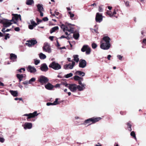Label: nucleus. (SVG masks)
<instances>
[{"mask_svg": "<svg viewBox=\"0 0 146 146\" xmlns=\"http://www.w3.org/2000/svg\"><path fill=\"white\" fill-rule=\"evenodd\" d=\"M17 78L19 79V82H21L23 78V74H17L16 75Z\"/></svg>", "mask_w": 146, "mask_h": 146, "instance_id": "obj_22", "label": "nucleus"}, {"mask_svg": "<svg viewBox=\"0 0 146 146\" xmlns=\"http://www.w3.org/2000/svg\"><path fill=\"white\" fill-rule=\"evenodd\" d=\"M100 48L104 50H107L110 48L111 46V44L104 42H100Z\"/></svg>", "mask_w": 146, "mask_h": 146, "instance_id": "obj_5", "label": "nucleus"}, {"mask_svg": "<svg viewBox=\"0 0 146 146\" xmlns=\"http://www.w3.org/2000/svg\"><path fill=\"white\" fill-rule=\"evenodd\" d=\"M86 64H79V66L80 68H84L85 67Z\"/></svg>", "mask_w": 146, "mask_h": 146, "instance_id": "obj_51", "label": "nucleus"}, {"mask_svg": "<svg viewBox=\"0 0 146 146\" xmlns=\"http://www.w3.org/2000/svg\"><path fill=\"white\" fill-rule=\"evenodd\" d=\"M69 84H68L66 82H62L61 83V85H64L66 87H68V85Z\"/></svg>", "mask_w": 146, "mask_h": 146, "instance_id": "obj_45", "label": "nucleus"}, {"mask_svg": "<svg viewBox=\"0 0 146 146\" xmlns=\"http://www.w3.org/2000/svg\"><path fill=\"white\" fill-rule=\"evenodd\" d=\"M9 92L14 97H17L18 96V92L17 91H13L12 90H10L9 91Z\"/></svg>", "mask_w": 146, "mask_h": 146, "instance_id": "obj_20", "label": "nucleus"}, {"mask_svg": "<svg viewBox=\"0 0 146 146\" xmlns=\"http://www.w3.org/2000/svg\"><path fill=\"white\" fill-rule=\"evenodd\" d=\"M88 47L89 46L88 45H84L81 48V50L82 52H84L86 51Z\"/></svg>", "mask_w": 146, "mask_h": 146, "instance_id": "obj_26", "label": "nucleus"}, {"mask_svg": "<svg viewBox=\"0 0 146 146\" xmlns=\"http://www.w3.org/2000/svg\"><path fill=\"white\" fill-rule=\"evenodd\" d=\"M131 122L130 121L127 123L128 130L130 131H131L132 130V129L131 128Z\"/></svg>", "mask_w": 146, "mask_h": 146, "instance_id": "obj_27", "label": "nucleus"}, {"mask_svg": "<svg viewBox=\"0 0 146 146\" xmlns=\"http://www.w3.org/2000/svg\"><path fill=\"white\" fill-rule=\"evenodd\" d=\"M58 98H56L55 99V101L53 103L48 102L46 103V105L48 106H49L50 105H55L58 104H60V102H58Z\"/></svg>", "mask_w": 146, "mask_h": 146, "instance_id": "obj_13", "label": "nucleus"}, {"mask_svg": "<svg viewBox=\"0 0 146 146\" xmlns=\"http://www.w3.org/2000/svg\"><path fill=\"white\" fill-rule=\"evenodd\" d=\"M130 135L133 138L135 139H136L135 134L134 131H131L130 133Z\"/></svg>", "mask_w": 146, "mask_h": 146, "instance_id": "obj_33", "label": "nucleus"}, {"mask_svg": "<svg viewBox=\"0 0 146 146\" xmlns=\"http://www.w3.org/2000/svg\"><path fill=\"white\" fill-rule=\"evenodd\" d=\"M49 67L52 68L55 70L59 69L61 68L60 64H49Z\"/></svg>", "mask_w": 146, "mask_h": 146, "instance_id": "obj_12", "label": "nucleus"}, {"mask_svg": "<svg viewBox=\"0 0 146 146\" xmlns=\"http://www.w3.org/2000/svg\"><path fill=\"white\" fill-rule=\"evenodd\" d=\"M97 45L95 43H93L92 44V48L94 49L96 48V47H97Z\"/></svg>", "mask_w": 146, "mask_h": 146, "instance_id": "obj_47", "label": "nucleus"}, {"mask_svg": "<svg viewBox=\"0 0 146 146\" xmlns=\"http://www.w3.org/2000/svg\"><path fill=\"white\" fill-rule=\"evenodd\" d=\"M22 70H23V71H25V69L24 68H21L20 69H19L18 71L20 72H22Z\"/></svg>", "mask_w": 146, "mask_h": 146, "instance_id": "obj_52", "label": "nucleus"}, {"mask_svg": "<svg viewBox=\"0 0 146 146\" xmlns=\"http://www.w3.org/2000/svg\"><path fill=\"white\" fill-rule=\"evenodd\" d=\"M40 68L42 71L43 72L47 71L48 70V68L46 64H42Z\"/></svg>", "mask_w": 146, "mask_h": 146, "instance_id": "obj_14", "label": "nucleus"}, {"mask_svg": "<svg viewBox=\"0 0 146 146\" xmlns=\"http://www.w3.org/2000/svg\"><path fill=\"white\" fill-rule=\"evenodd\" d=\"M5 140L2 137H0V142L2 143H3L4 142Z\"/></svg>", "mask_w": 146, "mask_h": 146, "instance_id": "obj_57", "label": "nucleus"}, {"mask_svg": "<svg viewBox=\"0 0 146 146\" xmlns=\"http://www.w3.org/2000/svg\"><path fill=\"white\" fill-rule=\"evenodd\" d=\"M117 58L120 60H122L123 58V56L120 55H117Z\"/></svg>", "mask_w": 146, "mask_h": 146, "instance_id": "obj_46", "label": "nucleus"}, {"mask_svg": "<svg viewBox=\"0 0 146 146\" xmlns=\"http://www.w3.org/2000/svg\"><path fill=\"white\" fill-rule=\"evenodd\" d=\"M71 25L70 24H68V26L70 28L69 29H67V31L68 32L70 33H73L74 31V28L71 27L70 25Z\"/></svg>", "mask_w": 146, "mask_h": 146, "instance_id": "obj_21", "label": "nucleus"}, {"mask_svg": "<svg viewBox=\"0 0 146 146\" xmlns=\"http://www.w3.org/2000/svg\"><path fill=\"white\" fill-rule=\"evenodd\" d=\"M75 64H65L64 66L65 69H72Z\"/></svg>", "mask_w": 146, "mask_h": 146, "instance_id": "obj_17", "label": "nucleus"}, {"mask_svg": "<svg viewBox=\"0 0 146 146\" xmlns=\"http://www.w3.org/2000/svg\"><path fill=\"white\" fill-rule=\"evenodd\" d=\"M5 19H3V20H0V23L3 24V25Z\"/></svg>", "mask_w": 146, "mask_h": 146, "instance_id": "obj_60", "label": "nucleus"}, {"mask_svg": "<svg viewBox=\"0 0 146 146\" xmlns=\"http://www.w3.org/2000/svg\"><path fill=\"white\" fill-rule=\"evenodd\" d=\"M61 85V84H57L55 85V87L56 88L59 87L60 85Z\"/></svg>", "mask_w": 146, "mask_h": 146, "instance_id": "obj_64", "label": "nucleus"}, {"mask_svg": "<svg viewBox=\"0 0 146 146\" xmlns=\"http://www.w3.org/2000/svg\"><path fill=\"white\" fill-rule=\"evenodd\" d=\"M12 20H8L6 19L3 25V27L5 28H7L9 27L12 24L11 23Z\"/></svg>", "mask_w": 146, "mask_h": 146, "instance_id": "obj_10", "label": "nucleus"}, {"mask_svg": "<svg viewBox=\"0 0 146 146\" xmlns=\"http://www.w3.org/2000/svg\"><path fill=\"white\" fill-rule=\"evenodd\" d=\"M106 14L111 17H113V15L112 14L111 12V11H108L106 12Z\"/></svg>", "mask_w": 146, "mask_h": 146, "instance_id": "obj_37", "label": "nucleus"}, {"mask_svg": "<svg viewBox=\"0 0 146 146\" xmlns=\"http://www.w3.org/2000/svg\"><path fill=\"white\" fill-rule=\"evenodd\" d=\"M68 87L70 90L72 92H75L77 89L79 91H81L85 88L83 85H82V86H81L80 85L77 86L75 84H69Z\"/></svg>", "mask_w": 146, "mask_h": 146, "instance_id": "obj_2", "label": "nucleus"}, {"mask_svg": "<svg viewBox=\"0 0 146 146\" xmlns=\"http://www.w3.org/2000/svg\"><path fill=\"white\" fill-rule=\"evenodd\" d=\"M60 27L63 29V31L65 32L66 26L64 24H62L61 25Z\"/></svg>", "mask_w": 146, "mask_h": 146, "instance_id": "obj_44", "label": "nucleus"}, {"mask_svg": "<svg viewBox=\"0 0 146 146\" xmlns=\"http://www.w3.org/2000/svg\"><path fill=\"white\" fill-rule=\"evenodd\" d=\"M38 115V114H37V111H35L33 113H26L24 114L23 115L27 117V120L28 121H29V119L34 117L35 116H37Z\"/></svg>", "mask_w": 146, "mask_h": 146, "instance_id": "obj_4", "label": "nucleus"}, {"mask_svg": "<svg viewBox=\"0 0 146 146\" xmlns=\"http://www.w3.org/2000/svg\"><path fill=\"white\" fill-rule=\"evenodd\" d=\"M111 39L108 36H105L103 37V40L101 41L100 42H104L105 43H108L109 44H110V41Z\"/></svg>", "mask_w": 146, "mask_h": 146, "instance_id": "obj_11", "label": "nucleus"}, {"mask_svg": "<svg viewBox=\"0 0 146 146\" xmlns=\"http://www.w3.org/2000/svg\"><path fill=\"white\" fill-rule=\"evenodd\" d=\"M78 56V55H75L73 56L74 60L76 63H78L79 61Z\"/></svg>", "mask_w": 146, "mask_h": 146, "instance_id": "obj_24", "label": "nucleus"}, {"mask_svg": "<svg viewBox=\"0 0 146 146\" xmlns=\"http://www.w3.org/2000/svg\"><path fill=\"white\" fill-rule=\"evenodd\" d=\"M142 43H143L146 46V39H143Z\"/></svg>", "mask_w": 146, "mask_h": 146, "instance_id": "obj_54", "label": "nucleus"}, {"mask_svg": "<svg viewBox=\"0 0 146 146\" xmlns=\"http://www.w3.org/2000/svg\"><path fill=\"white\" fill-rule=\"evenodd\" d=\"M120 113V114L122 115H125L126 114V112L125 111H121Z\"/></svg>", "mask_w": 146, "mask_h": 146, "instance_id": "obj_53", "label": "nucleus"}, {"mask_svg": "<svg viewBox=\"0 0 146 146\" xmlns=\"http://www.w3.org/2000/svg\"><path fill=\"white\" fill-rule=\"evenodd\" d=\"M27 70L28 72L32 73H35L37 71L36 70L35 67L32 66L31 65L28 66L27 68Z\"/></svg>", "mask_w": 146, "mask_h": 146, "instance_id": "obj_9", "label": "nucleus"}, {"mask_svg": "<svg viewBox=\"0 0 146 146\" xmlns=\"http://www.w3.org/2000/svg\"><path fill=\"white\" fill-rule=\"evenodd\" d=\"M17 56L15 54L11 53L10 54V59L12 60L16 61L17 59Z\"/></svg>", "mask_w": 146, "mask_h": 146, "instance_id": "obj_16", "label": "nucleus"}, {"mask_svg": "<svg viewBox=\"0 0 146 146\" xmlns=\"http://www.w3.org/2000/svg\"><path fill=\"white\" fill-rule=\"evenodd\" d=\"M36 78H32L29 81V84H30L32 82H34L35 81Z\"/></svg>", "mask_w": 146, "mask_h": 146, "instance_id": "obj_39", "label": "nucleus"}, {"mask_svg": "<svg viewBox=\"0 0 146 146\" xmlns=\"http://www.w3.org/2000/svg\"><path fill=\"white\" fill-rule=\"evenodd\" d=\"M43 50L44 51L47 52L48 53L51 52V50L49 45L47 43H45L43 47Z\"/></svg>", "mask_w": 146, "mask_h": 146, "instance_id": "obj_8", "label": "nucleus"}, {"mask_svg": "<svg viewBox=\"0 0 146 146\" xmlns=\"http://www.w3.org/2000/svg\"><path fill=\"white\" fill-rule=\"evenodd\" d=\"M76 74H78L81 76H85V73L82 72L80 71H77L76 72Z\"/></svg>", "mask_w": 146, "mask_h": 146, "instance_id": "obj_25", "label": "nucleus"}, {"mask_svg": "<svg viewBox=\"0 0 146 146\" xmlns=\"http://www.w3.org/2000/svg\"><path fill=\"white\" fill-rule=\"evenodd\" d=\"M42 20L43 21H46L48 20V19L47 17H44L43 18Z\"/></svg>", "mask_w": 146, "mask_h": 146, "instance_id": "obj_61", "label": "nucleus"}, {"mask_svg": "<svg viewBox=\"0 0 146 146\" xmlns=\"http://www.w3.org/2000/svg\"><path fill=\"white\" fill-rule=\"evenodd\" d=\"M78 84L81 85L80 86H82V85H83L84 86V87H85V85L83 84H82L81 80H78Z\"/></svg>", "mask_w": 146, "mask_h": 146, "instance_id": "obj_59", "label": "nucleus"}, {"mask_svg": "<svg viewBox=\"0 0 146 146\" xmlns=\"http://www.w3.org/2000/svg\"><path fill=\"white\" fill-rule=\"evenodd\" d=\"M74 80H78V81L79 80H83V78L82 77H80L78 76H75L74 77Z\"/></svg>", "mask_w": 146, "mask_h": 146, "instance_id": "obj_30", "label": "nucleus"}, {"mask_svg": "<svg viewBox=\"0 0 146 146\" xmlns=\"http://www.w3.org/2000/svg\"><path fill=\"white\" fill-rule=\"evenodd\" d=\"M59 29L58 27V26H55L52 28L50 31V33H52L54 32L56 30H58Z\"/></svg>", "mask_w": 146, "mask_h": 146, "instance_id": "obj_23", "label": "nucleus"}, {"mask_svg": "<svg viewBox=\"0 0 146 146\" xmlns=\"http://www.w3.org/2000/svg\"><path fill=\"white\" fill-rule=\"evenodd\" d=\"M51 60L52 61V62L50 64H58V62H56L55 60V59L54 58H52L51 59Z\"/></svg>", "mask_w": 146, "mask_h": 146, "instance_id": "obj_40", "label": "nucleus"}, {"mask_svg": "<svg viewBox=\"0 0 146 146\" xmlns=\"http://www.w3.org/2000/svg\"><path fill=\"white\" fill-rule=\"evenodd\" d=\"M34 3L33 0H27L26 3L28 5H31Z\"/></svg>", "mask_w": 146, "mask_h": 146, "instance_id": "obj_29", "label": "nucleus"}, {"mask_svg": "<svg viewBox=\"0 0 146 146\" xmlns=\"http://www.w3.org/2000/svg\"><path fill=\"white\" fill-rule=\"evenodd\" d=\"M73 76V74L72 73H70L64 75V77L66 78H68L72 77Z\"/></svg>", "mask_w": 146, "mask_h": 146, "instance_id": "obj_34", "label": "nucleus"}, {"mask_svg": "<svg viewBox=\"0 0 146 146\" xmlns=\"http://www.w3.org/2000/svg\"><path fill=\"white\" fill-rule=\"evenodd\" d=\"M14 30L15 31L18 32L20 31V29L19 27H17L15 28Z\"/></svg>", "mask_w": 146, "mask_h": 146, "instance_id": "obj_55", "label": "nucleus"}, {"mask_svg": "<svg viewBox=\"0 0 146 146\" xmlns=\"http://www.w3.org/2000/svg\"><path fill=\"white\" fill-rule=\"evenodd\" d=\"M15 19L16 20H21V16L20 15H16L15 16Z\"/></svg>", "mask_w": 146, "mask_h": 146, "instance_id": "obj_32", "label": "nucleus"}, {"mask_svg": "<svg viewBox=\"0 0 146 146\" xmlns=\"http://www.w3.org/2000/svg\"><path fill=\"white\" fill-rule=\"evenodd\" d=\"M51 14L52 15H53L54 16H55V15H59V13L58 12H56V11H55L54 12V14H52L51 12Z\"/></svg>", "mask_w": 146, "mask_h": 146, "instance_id": "obj_49", "label": "nucleus"}, {"mask_svg": "<svg viewBox=\"0 0 146 146\" xmlns=\"http://www.w3.org/2000/svg\"><path fill=\"white\" fill-rule=\"evenodd\" d=\"M36 25H30L29 24L28 26L29 28L31 29L32 30L33 29L34 27H35Z\"/></svg>", "mask_w": 146, "mask_h": 146, "instance_id": "obj_36", "label": "nucleus"}, {"mask_svg": "<svg viewBox=\"0 0 146 146\" xmlns=\"http://www.w3.org/2000/svg\"><path fill=\"white\" fill-rule=\"evenodd\" d=\"M125 6L127 7H130V5H129V1H124Z\"/></svg>", "mask_w": 146, "mask_h": 146, "instance_id": "obj_38", "label": "nucleus"}, {"mask_svg": "<svg viewBox=\"0 0 146 146\" xmlns=\"http://www.w3.org/2000/svg\"><path fill=\"white\" fill-rule=\"evenodd\" d=\"M86 53L87 54H89L90 52V48L89 47L86 50Z\"/></svg>", "mask_w": 146, "mask_h": 146, "instance_id": "obj_42", "label": "nucleus"}, {"mask_svg": "<svg viewBox=\"0 0 146 146\" xmlns=\"http://www.w3.org/2000/svg\"><path fill=\"white\" fill-rule=\"evenodd\" d=\"M68 13L70 15V17L71 18V19L72 20L73 19H72V18L74 16V14L72 13L70 11Z\"/></svg>", "mask_w": 146, "mask_h": 146, "instance_id": "obj_41", "label": "nucleus"}, {"mask_svg": "<svg viewBox=\"0 0 146 146\" xmlns=\"http://www.w3.org/2000/svg\"><path fill=\"white\" fill-rule=\"evenodd\" d=\"M99 10V12H102L103 11V9L100 6V7H99V10Z\"/></svg>", "mask_w": 146, "mask_h": 146, "instance_id": "obj_58", "label": "nucleus"}, {"mask_svg": "<svg viewBox=\"0 0 146 146\" xmlns=\"http://www.w3.org/2000/svg\"><path fill=\"white\" fill-rule=\"evenodd\" d=\"M15 100H21L23 102H24L23 100H22V98H15Z\"/></svg>", "mask_w": 146, "mask_h": 146, "instance_id": "obj_50", "label": "nucleus"}, {"mask_svg": "<svg viewBox=\"0 0 146 146\" xmlns=\"http://www.w3.org/2000/svg\"><path fill=\"white\" fill-rule=\"evenodd\" d=\"M9 34H6V36H5V39L7 40V39L8 38H9L10 37L9 36Z\"/></svg>", "mask_w": 146, "mask_h": 146, "instance_id": "obj_56", "label": "nucleus"}, {"mask_svg": "<svg viewBox=\"0 0 146 146\" xmlns=\"http://www.w3.org/2000/svg\"><path fill=\"white\" fill-rule=\"evenodd\" d=\"M35 64H38L40 63V60H39L35 59Z\"/></svg>", "mask_w": 146, "mask_h": 146, "instance_id": "obj_48", "label": "nucleus"}, {"mask_svg": "<svg viewBox=\"0 0 146 146\" xmlns=\"http://www.w3.org/2000/svg\"><path fill=\"white\" fill-rule=\"evenodd\" d=\"M37 7L38 9V11L39 12L43 11L44 9L42 5L38 4L37 5Z\"/></svg>", "mask_w": 146, "mask_h": 146, "instance_id": "obj_19", "label": "nucleus"}, {"mask_svg": "<svg viewBox=\"0 0 146 146\" xmlns=\"http://www.w3.org/2000/svg\"><path fill=\"white\" fill-rule=\"evenodd\" d=\"M79 34L78 33H74L73 35L74 38L76 40H77L79 37Z\"/></svg>", "mask_w": 146, "mask_h": 146, "instance_id": "obj_28", "label": "nucleus"}, {"mask_svg": "<svg viewBox=\"0 0 146 146\" xmlns=\"http://www.w3.org/2000/svg\"><path fill=\"white\" fill-rule=\"evenodd\" d=\"M30 22H31V23L32 25H35L36 26L37 25V24L36 23L33 19H32V20H31Z\"/></svg>", "mask_w": 146, "mask_h": 146, "instance_id": "obj_43", "label": "nucleus"}, {"mask_svg": "<svg viewBox=\"0 0 146 146\" xmlns=\"http://www.w3.org/2000/svg\"><path fill=\"white\" fill-rule=\"evenodd\" d=\"M42 20H39L38 19H37V25L39 24V23H41L42 22Z\"/></svg>", "mask_w": 146, "mask_h": 146, "instance_id": "obj_63", "label": "nucleus"}, {"mask_svg": "<svg viewBox=\"0 0 146 146\" xmlns=\"http://www.w3.org/2000/svg\"><path fill=\"white\" fill-rule=\"evenodd\" d=\"M45 87L47 89L51 90L53 88L54 86L51 84L48 83L47 84L45 85Z\"/></svg>", "mask_w": 146, "mask_h": 146, "instance_id": "obj_15", "label": "nucleus"}, {"mask_svg": "<svg viewBox=\"0 0 146 146\" xmlns=\"http://www.w3.org/2000/svg\"><path fill=\"white\" fill-rule=\"evenodd\" d=\"M49 80L48 78L44 76L41 75L38 78V81L40 83L42 84H43L48 82Z\"/></svg>", "mask_w": 146, "mask_h": 146, "instance_id": "obj_3", "label": "nucleus"}, {"mask_svg": "<svg viewBox=\"0 0 146 146\" xmlns=\"http://www.w3.org/2000/svg\"><path fill=\"white\" fill-rule=\"evenodd\" d=\"M32 123H26L25 124L24 128L25 129H30L32 128Z\"/></svg>", "mask_w": 146, "mask_h": 146, "instance_id": "obj_18", "label": "nucleus"}, {"mask_svg": "<svg viewBox=\"0 0 146 146\" xmlns=\"http://www.w3.org/2000/svg\"><path fill=\"white\" fill-rule=\"evenodd\" d=\"M37 42V41L35 39H33L27 41V42L26 43V44L28 46L30 47L32 45H34L36 44Z\"/></svg>", "mask_w": 146, "mask_h": 146, "instance_id": "obj_7", "label": "nucleus"}, {"mask_svg": "<svg viewBox=\"0 0 146 146\" xmlns=\"http://www.w3.org/2000/svg\"><path fill=\"white\" fill-rule=\"evenodd\" d=\"M96 21L97 22L100 23L103 20V16L102 14L99 13H97L96 14Z\"/></svg>", "mask_w": 146, "mask_h": 146, "instance_id": "obj_6", "label": "nucleus"}, {"mask_svg": "<svg viewBox=\"0 0 146 146\" xmlns=\"http://www.w3.org/2000/svg\"><path fill=\"white\" fill-rule=\"evenodd\" d=\"M23 84H29V82L26 81L25 82H23Z\"/></svg>", "mask_w": 146, "mask_h": 146, "instance_id": "obj_62", "label": "nucleus"}, {"mask_svg": "<svg viewBox=\"0 0 146 146\" xmlns=\"http://www.w3.org/2000/svg\"><path fill=\"white\" fill-rule=\"evenodd\" d=\"M101 119L102 118L101 117H94L86 120L83 123V124L85 125L88 124V125H89L98 121Z\"/></svg>", "mask_w": 146, "mask_h": 146, "instance_id": "obj_1", "label": "nucleus"}, {"mask_svg": "<svg viewBox=\"0 0 146 146\" xmlns=\"http://www.w3.org/2000/svg\"><path fill=\"white\" fill-rule=\"evenodd\" d=\"M87 62L84 60L81 59L79 61V64H86Z\"/></svg>", "mask_w": 146, "mask_h": 146, "instance_id": "obj_35", "label": "nucleus"}, {"mask_svg": "<svg viewBox=\"0 0 146 146\" xmlns=\"http://www.w3.org/2000/svg\"><path fill=\"white\" fill-rule=\"evenodd\" d=\"M39 57L41 59H44L46 58V56L44 54L41 53L39 54Z\"/></svg>", "mask_w": 146, "mask_h": 146, "instance_id": "obj_31", "label": "nucleus"}]
</instances>
